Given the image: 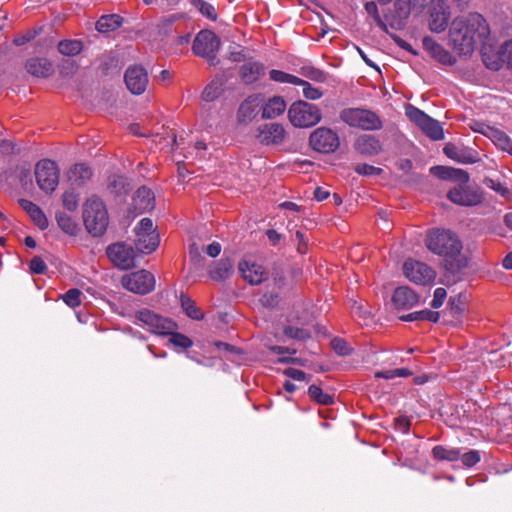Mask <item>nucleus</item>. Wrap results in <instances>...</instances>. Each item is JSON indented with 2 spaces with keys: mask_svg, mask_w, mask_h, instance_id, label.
<instances>
[{
  "mask_svg": "<svg viewBox=\"0 0 512 512\" xmlns=\"http://www.w3.org/2000/svg\"><path fill=\"white\" fill-rule=\"evenodd\" d=\"M25 67L29 74L42 78L49 77L54 71L52 63L47 58L41 57L28 59Z\"/></svg>",
  "mask_w": 512,
  "mask_h": 512,
  "instance_id": "nucleus-26",
  "label": "nucleus"
},
{
  "mask_svg": "<svg viewBox=\"0 0 512 512\" xmlns=\"http://www.w3.org/2000/svg\"><path fill=\"white\" fill-rule=\"evenodd\" d=\"M264 97L262 94H252L248 96L239 106L237 111V120L240 124L250 123L258 114L262 107Z\"/></svg>",
  "mask_w": 512,
  "mask_h": 512,
  "instance_id": "nucleus-17",
  "label": "nucleus"
},
{
  "mask_svg": "<svg viewBox=\"0 0 512 512\" xmlns=\"http://www.w3.org/2000/svg\"><path fill=\"white\" fill-rule=\"evenodd\" d=\"M221 46L220 38L211 30H201L195 37L192 44V51L195 55L207 59L210 65L218 63L217 53Z\"/></svg>",
  "mask_w": 512,
  "mask_h": 512,
  "instance_id": "nucleus-6",
  "label": "nucleus"
},
{
  "mask_svg": "<svg viewBox=\"0 0 512 512\" xmlns=\"http://www.w3.org/2000/svg\"><path fill=\"white\" fill-rule=\"evenodd\" d=\"M290 122L296 127H311L321 120V113L314 104L305 101L293 103L288 111Z\"/></svg>",
  "mask_w": 512,
  "mask_h": 512,
  "instance_id": "nucleus-7",
  "label": "nucleus"
},
{
  "mask_svg": "<svg viewBox=\"0 0 512 512\" xmlns=\"http://www.w3.org/2000/svg\"><path fill=\"white\" fill-rule=\"evenodd\" d=\"M269 76H270V79L275 82L290 83V84H294V85L302 83V79H300L292 74H289V73H286V72H283L280 70H276V69L271 70L269 72Z\"/></svg>",
  "mask_w": 512,
  "mask_h": 512,
  "instance_id": "nucleus-45",
  "label": "nucleus"
},
{
  "mask_svg": "<svg viewBox=\"0 0 512 512\" xmlns=\"http://www.w3.org/2000/svg\"><path fill=\"white\" fill-rule=\"evenodd\" d=\"M239 271L243 278L251 285H259L265 279V269L263 266L249 261H242L239 263Z\"/></svg>",
  "mask_w": 512,
  "mask_h": 512,
  "instance_id": "nucleus-23",
  "label": "nucleus"
},
{
  "mask_svg": "<svg viewBox=\"0 0 512 512\" xmlns=\"http://www.w3.org/2000/svg\"><path fill=\"white\" fill-rule=\"evenodd\" d=\"M35 177L39 188L45 192H53L59 182V169L54 161L41 160L35 167Z\"/></svg>",
  "mask_w": 512,
  "mask_h": 512,
  "instance_id": "nucleus-9",
  "label": "nucleus"
},
{
  "mask_svg": "<svg viewBox=\"0 0 512 512\" xmlns=\"http://www.w3.org/2000/svg\"><path fill=\"white\" fill-rule=\"evenodd\" d=\"M265 66L258 61H248L239 70V76L243 83L252 84L265 75Z\"/></svg>",
  "mask_w": 512,
  "mask_h": 512,
  "instance_id": "nucleus-25",
  "label": "nucleus"
},
{
  "mask_svg": "<svg viewBox=\"0 0 512 512\" xmlns=\"http://www.w3.org/2000/svg\"><path fill=\"white\" fill-rule=\"evenodd\" d=\"M453 167L447 166H433L430 168V173L441 180H450Z\"/></svg>",
  "mask_w": 512,
  "mask_h": 512,
  "instance_id": "nucleus-57",
  "label": "nucleus"
},
{
  "mask_svg": "<svg viewBox=\"0 0 512 512\" xmlns=\"http://www.w3.org/2000/svg\"><path fill=\"white\" fill-rule=\"evenodd\" d=\"M447 296V292L444 288L439 287L434 291L433 300L431 302V306L433 308H439L443 305L444 300Z\"/></svg>",
  "mask_w": 512,
  "mask_h": 512,
  "instance_id": "nucleus-64",
  "label": "nucleus"
},
{
  "mask_svg": "<svg viewBox=\"0 0 512 512\" xmlns=\"http://www.w3.org/2000/svg\"><path fill=\"white\" fill-rule=\"evenodd\" d=\"M299 85L303 86V95L309 100H317L322 96V92L318 88L313 87L309 82L303 79L302 83Z\"/></svg>",
  "mask_w": 512,
  "mask_h": 512,
  "instance_id": "nucleus-56",
  "label": "nucleus"
},
{
  "mask_svg": "<svg viewBox=\"0 0 512 512\" xmlns=\"http://www.w3.org/2000/svg\"><path fill=\"white\" fill-rule=\"evenodd\" d=\"M309 143L317 152L332 153L339 147L340 140L337 133L333 130L320 127L311 133Z\"/></svg>",
  "mask_w": 512,
  "mask_h": 512,
  "instance_id": "nucleus-12",
  "label": "nucleus"
},
{
  "mask_svg": "<svg viewBox=\"0 0 512 512\" xmlns=\"http://www.w3.org/2000/svg\"><path fill=\"white\" fill-rule=\"evenodd\" d=\"M135 233H156L150 218H143L134 229Z\"/></svg>",
  "mask_w": 512,
  "mask_h": 512,
  "instance_id": "nucleus-62",
  "label": "nucleus"
},
{
  "mask_svg": "<svg viewBox=\"0 0 512 512\" xmlns=\"http://www.w3.org/2000/svg\"><path fill=\"white\" fill-rule=\"evenodd\" d=\"M83 221L87 231L97 237L105 233L109 217L104 202L98 197L87 199L83 206Z\"/></svg>",
  "mask_w": 512,
  "mask_h": 512,
  "instance_id": "nucleus-3",
  "label": "nucleus"
},
{
  "mask_svg": "<svg viewBox=\"0 0 512 512\" xmlns=\"http://www.w3.org/2000/svg\"><path fill=\"white\" fill-rule=\"evenodd\" d=\"M259 301L263 307L274 308L278 304L279 295L273 292L264 293Z\"/></svg>",
  "mask_w": 512,
  "mask_h": 512,
  "instance_id": "nucleus-60",
  "label": "nucleus"
},
{
  "mask_svg": "<svg viewBox=\"0 0 512 512\" xmlns=\"http://www.w3.org/2000/svg\"><path fill=\"white\" fill-rule=\"evenodd\" d=\"M500 55L501 59L512 68V39L502 45Z\"/></svg>",
  "mask_w": 512,
  "mask_h": 512,
  "instance_id": "nucleus-61",
  "label": "nucleus"
},
{
  "mask_svg": "<svg viewBox=\"0 0 512 512\" xmlns=\"http://www.w3.org/2000/svg\"><path fill=\"white\" fill-rule=\"evenodd\" d=\"M136 319L147 326L151 332L159 335H168L177 328L174 321L164 318L148 309L138 311L136 313Z\"/></svg>",
  "mask_w": 512,
  "mask_h": 512,
  "instance_id": "nucleus-11",
  "label": "nucleus"
},
{
  "mask_svg": "<svg viewBox=\"0 0 512 512\" xmlns=\"http://www.w3.org/2000/svg\"><path fill=\"white\" fill-rule=\"evenodd\" d=\"M19 204L41 230H45L48 227L47 217L36 204L26 199H20Z\"/></svg>",
  "mask_w": 512,
  "mask_h": 512,
  "instance_id": "nucleus-29",
  "label": "nucleus"
},
{
  "mask_svg": "<svg viewBox=\"0 0 512 512\" xmlns=\"http://www.w3.org/2000/svg\"><path fill=\"white\" fill-rule=\"evenodd\" d=\"M394 425L396 430L402 432L403 434H408L411 426V422L406 416H399L395 418Z\"/></svg>",
  "mask_w": 512,
  "mask_h": 512,
  "instance_id": "nucleus-63",
  "label": "nucleus"
},
{
  "mask_svg": "<svg viewBox=\"0 0 512 512\" xmlns=\"http://www.w3.org/2000/svg\"><path fill=\"white\" fill-rule=\"evenodd\" d=\"M123 22V18L117 14L101 16L96 22V29L100 33H108L118 29Z\"/></svg>",
  "mask_w": 512,
  "mask_h": 512,
  "instance_id": "nucleus-33",
  "label": "nucleus"
},
{
  "mask_svg": "<svg viewBox=\"0 0 512 512\" xmlns=\"http://www.w3.org/2000/svg\"><path fill=\"white\" fill-rule=\"evenodd\" d=\"M121 283L127 290L145 295L150 293L155 287L154 275L147 270H139L128 275H124Z\"/></svg>",
  "mask_w": 512,
  "mask_h": 512,
  "instance_id": "nucleus-10",
  "label": "nucleus"
},
{
  "mask_svg": "<svg viewBox=\"0 0 512 512\" xmlns=\"http://www.w3.org/2000/svg\"><path fill=\"white\" fill-rule=\"evenodd\" d=\"M107 188L115 196L126 194L130 190L127 179L121 175L110 176Z\"/></svg>",
  "mask_w": 512,
  "mask_h": 512,
  "instance_id": "nucleus-38",
  "label": "nucleus"
},
{
  "mask_svg": "<svg viewBox=\"0 0 512 512\" xmlns=\"http://www.w3.org/2000/svg\"><path fill=\"white\" fill-rule=\"evenodd\" d=\"M55 218L59 228L66 234L75 236L78 233V224L66 213L62 211H57L55 214Z\"/></svg>",
  "mask_w": 512,
  "mask_h": 512,
  "instance_id": "nucleus-36",
  "label": "nucleus"
},
{
  "mask_svg": "<svg viewBox=\"0 0 512 512\" xmlns=\"http://www.w3.org/2000/svg\"><path fill=\"white\" fill-rule=\"evenodd\" d=\"M405 113L409 120L416 124L430 139L438 141L444 138V132L440 122L431 118L422 110L409 105Z\"/></svg>",
  "mask_w": 512,
  "mask_h": 512,
  "instance_id": "nucleus-8",
  "label": "nucleus"
},
{
  "mask_svg": "<svg viewBox=\"0 0 512 512\" xmlns=\"http://www.w3.org/2000/svg\"><path fill=\"white\" fill-rule=\"evenodd\" d=\"M284 127L278 123H267L259 126L256 138L265 145L278 144L283 141Z\"/></svg>",
  "mask_w": 512,
  "mask_h": 512,
  "instance_id": "nucleus-21",
  "label": "nucleus"
},
{
  "mask_svg": "<svg viewBox=\"0 0 512 512\" xmlns=\"http://www.w3.org/2000/svg\"><path fill=\"white\" fill-rule=\"evenodd\" d=\"M92 177V170L85 164H75L68 172V179L72 185L83 186Z\"/></svg>",
  "mask_w": 512,
  "mask_h": 512,
  "instance_id": "nucleus-31",
  "label": "nucleus"
},
{
  "mask_svg": "<svg viewBox=\"0 0 512 512\" xmlns=\"http://www.w3.org/2000/svg\"><path fill=\"white\" fill-rule=\"evenodd\" d=\"M233 270V261L229 258H222L214 262V267L209 270V275L215 281H224L232 275Z\"/></svg>",
  "mask_w": 512,
  "mask_h": 512,
  "instance_id": "nucleus-30",
  "label": "nucleus"
},
{
  "mask_svg": "<svg viewBox=\"0 0 512 512\" xmlns=\"http://www.w3.org/2000/svg\"><path fill=\"white\" fill-rule=\"evenodd\" d=\"M308 395L313 401L321 405L327 406L334 402L332 395L324 393L323 390L315 384L310 385L308 388Z\"/></svg>",
  "mask_w": 512,
  "mask_h": 512,
  "instance_id": "nucleus-43",
  "label": "nucleus"
},
{
  "mask_svg": "<svg viewBox=\"0 0 512 512\" xmlns=\"http://www.w3.org/2000/svg\"><path fill=\"white\" fill-rule=\"evenodd\" d=\"M354 171L362 176H379L383 173L381 168L366 163L357 164Z\"/></svg>",
  "mask_w": 512,
  "mask_h": 512,
  "instance_id": "nucleus-52",
  "label": "nucleus"
},
{
  "mask_svg": "<svg viewBox=\"0 0 512 512\" xmlns=\"http://www.w3.org/2000/svg\"><path fill=\"white\" fill-rule=\"evenodd\" d=\"M154 200L153 192L149 188L142 186L137 189L133 198L134 208L138 213L150 211L154 207Z\"/></svg>",
  "mask_w": 512,
  "mask_h": 512,
  "instance_id": "nucleus-27",
  "label": "nucleus"
},
{
  "mask_svg": "<svg viewBox=\"0 0 512 512\" xmlns=\"http://www.w3.org/2000/svg\"><path fill=\"white\" fill-rule=\"evenodd\" d=\"M30 270L35 274H45L47 272V265L41 257L35 256L30 261Z\"/></svg>",
  "mask_w": 512,
  "mask_h": 512,
  "instance_id": "nucleus-59",
  "label": "nucleus"
},
{
  "mask_svg": "<svg viewBox=\"0 0 512 512\" xmlns=\"http://www.w3.org/2000/svg\"><path fill=\"white\" fill-rule=\"evenodd\" d=\"M302 75L312 81L324 82L326 80V74L324 71L315 68L313 66H305L302 68Z\"/></svg>",
  "mask_w": 512,
  "mask_h": 512,
  "instance_id": "nucleus-49",
  "label": "nucleus"
},
{
  "mask_svg": "<svg viewBox=\"0 0 512 512\" xmlns=\"http://www.w3.org/2000/svg\"><path fill=\"white\" fill-rule=\"evenodd\" d=\"M125 84L128 90L135 94H142L148 84V74L142 66H130L127 68L124 75Z\"/></svg>",
  "mask_w": 512,
  "mask_h": 512,
  "instance_id": "nucleus-16",
  "label": "nucleus"
},
{
  "mask_svg": "<svg viewBox=\"0 0 512 512\" xmlns=\"http://www.w3.org/2000/svg\"><path fill=\"white\" fill-rule=\"evenodd\" d=\"M483 183H484L485 186H487L488 188L494 190L495 192H497L498 194H500L504 198H509L512 195V192L510 191V189L507 188L506 186H504L502 183H500L497 180H494L492 178L486 177L483 180Z\"/></svg>",
  "mask_w": 512,
  "mask_h": 512,
  "instance_id": "nucleus-46",
  "label": "nucleus"
},
{
  "mask_svg": "<svg viewBox=\"0 0 512 512\" xmlns=\"http://www.w3.org/2000/svg\"><path fill=\"white\" fill-rule=\"evenodd\" d=\"M365 10H366L367 14L370 15L373 18V20L376 23V25L382 31L386 32L387 31V26H386L385 22L380 17V14L378 12V8H377L376 3L373 2V1L366 2Z\"/></svg>",
  "mask_w": 512,
  "mask_h": 512,
  "instance_id": "nucleus-47",
  "label": "nucleus"
},
{
  "mask_svg": "<svg viewBox=\"0 0 512 512\" xmlns=\"http://www.w3.org/2000/svg\"><path fill=\"white\" fill-rule=\"evenodd\" d=\"M224 81L222 79L212 80L206 85L202 92V99L207 102L216 100L223 92Z\"/></svg>",
  "mask_w": 512,
  "mask_h": 512,
  "instance_id": "nucleus-40",
  "label": "nucleus"
},
{
  "mask_svg": "<svg viewBox=\"0 0 512 512\" xmlns=\"http://www.w3.org/2000/svg\"><path fill=\"white\" fill-rule=\"evenodd\" d=\"M286 109L285 101L279 97L274 96L271 98L268 103H266L262 107V118L264 119H272L276 116L282 114Z\"/></svg>",
  "mask_w": 512,
  "mask_h": 512,
  "instance_id": "nucleus-32",
  "label": "nucleus"
},
{
  "mask_svg": "<svg viewBox=\"0 0 512 512\" xmlns=\"http://www.w3.org/2000/svg\"><path fill=\"white\" fill-rule=\"evenodd\" d=\"M487 137L491 139L492 142L501 150L512 153V142L508 135L503 131L493 127L489 130Z\"/></svg>",
  "mask_w": 512,
  "mask_h": 512,
  "instance_id": "nucleus-35",
  "label": "nucleus"
},
{
  "mask_svg": "<svg viewBox=\"0 0 512 512\" xmlns=\"http://www.w3.org/2000/svg\"><path fill=\"white\" fill-rule=\"evenodd\" d=\"M404 275L416 284L426 285L435 279V272L427 264L416 261L406 260L403 265Z\"/></svg>",
  "mask_w": 512,
  "mask_h": 512,
  "instance_id": "nucleus-13",
  "label": "nucleus"
},
{
  "mask_svg": "<svg viewBox=\"0 0 512 512\" xmlns=\"http://www.w3.org/2000/svg\"><path fill=\"white\" fill-rule=\"evenodd\" d=\"M423 46L440 63L450 66L456 63V58L432 38L425 37L423 39Z\"/></svg>",
  "mask_w": 512,
  "mask_h": 512,
  "instance_id": "nucleus-24",
  "label": "nucleus"
},
{
  "mask_svg": "<svg viewBox=\"0 0 512 512\" xmlns=\"http://www.w3.org/2000/svg\"><path fill=\"white\" fill-rule=\"evenodd\" d=\"M392 302L398 310H408L419 303V296L408 286L395 289Z\"/></svg>",
  "mask_w": 512,
  "mask_h": 512,
  "instance_id": "nucleus-22",
  "label": "nucleus"
},
{
  "mask_svg": "<svg viewBox=\"0 0 512 512\" xmlns=\"http://www.w3.org/2000/svg\"><path fill=\"white\" fill-rule=\"evenodd\" d=\"M427 248L445 258V268L451 273H458L468 265L462 254V243L458 236L450 230L431 229L426 238Z\"/></svg>",
  "mask_w": 512,
  "mask_h": 512,
  "instance_id": "nucleus-2",
  "label": "nucleus"
},
{
  "mask_svg": "<svg viewBox=\"0 0 512 512\" xmlns=\"http://www.w3.org/2000/svg\"><path fill=\"white\" fill-rule=\"evenodd\" d=\"M489 35L486 20L478 13H471L465 19L456 18L449 30V39L460 55H470L477 42H483Z\"/></svg>",
  "mask_w": 512,
  "mask_h": 512,
  "instance_id": "nucleus-1",
  "label": "nucleus"
},
{
  "mask_svg": "<svg viewBox=\"0 0 512 512\" xmlns=\"http://www.w3.org/2000/svg\"><path fill=\"white\" fill-rule=\"evenodd\" d=\"M439 318H440L439 312L431 311L428 309L415 311V312H412V313H409V314L399 317V319L401 321H424V320H427V321H431L434 323L438 322Z\"/></svg>",
  "mask_w": 512,
  "mask_h": 512,
  "instance_id": "nucleus-37",
  "label": "nucleus"
},
{
  "mask_svg": "<svg viewBox=\"0 0 512 512\" xmlns=\"http://www.w3.org/2000/svg\"><path fill=\"white\" fill-rule=\"evenodd\" d=\"M448 199L460 206H475L483 201L482 194L469 186H456L449 190Z\"/></svg>",
  "mask_w": 512,
  "mask_h": 512,
  "instance_id": "nucleus-15",
  "label": "nucleus"
},
{
  "mask_svg": "<svg viewBox=\"0 0 512 512\" xmlns=\"http://www.w3.org/2000/svg\"><path fill=\"white\" fill-rule=\"evenodd\" d=\"M81 295L82 292L79 289L71 288L65 294L62 295V299L69 307L74 308L80 305Z\"/></svg>",
  "mask_w": 512,
  "mask_h": 512,
  "instance_id": "nucleus-50",
  "label": "nucleus"
},
{
  "mask_svg": "<svg viewBox=\"0 0 512 512\" xmlns=\"http://www.w3.org/2000/svg\"><path fill=\"white\" fill-rule=\"evenodd\" d=\"M339 117L350 127L364 131H378L383 128L381 117L369 109L345 108L340 112Z\"/></svg>",
  "mask_w": 512,
  "mask_h": 512,
  "instance_id": "nucleus-4",
  "label": "nucleus"
},
{
  "mask_svg": "<svg viewBox=\"0 0 512 512\" xmlns=\"http://www.w3.org/2000/svg\"><path fill=\"white\" fill-rule=\"evenodd\" d=\"M436 0H396L393 10L385 15V19L391 27L400 29L405 25L412 11L421 13L428 5L435 3Z\"/></svg>",
  "mask_w": 512,
  "mask_h": 512,
  "instance_id": "nucleus-5",
  "label": "nucleus"
},
{
  "mask_svg": "<svg viewBox=\"0 0 512 512\" xmlns=\"http://www.w3.org/2000/svg\"><path fill=\"white\" fill-rule=\"evenodd\" d=\"M469 174L462 169L453 168L451 173V181L457 182L458 186L466 185L469 182Z\"/></svg>",
  "mask_w": 512,
  "mask_h": 512,
  "instance_id": "nucleus-58",
  "label": "nucleus"
},
{
  "mask_svg": "<svg viewBox=\"0 0 512 512\" xmlns=\"http://www.w3.org/2000/svg\"><path fill=\"white\" fill-rule=\"evenodd\" d=\"M180 303L183 311L189 318L193 320H202L204 318V314L201 312L200 308L189 296L181 294Z\"/></svg>",
  "mask_w": 512,
  "mask_h": 512,
  "instance_id": "nucleus-39",
  "label": "nucleus"
},
{
  "mask_svg": "<svg viewBox=\"0 0 512 512\" xmlns=\"http://www.w3.org/2000/svg\"><path fill=\"white\" fill-rule=\"evenodd\" d=\"M465 308V300L461 295L450 297L448 302V310L445 312V315L449 313L455 321L459 322L465 311Z\"/></svg>",
  "mask_w": 512,
  "mask_h": 512,
  "instance_id": "nucleus-41",
  "label": "nucleus"
},
{
  "mask_svg": "<svg viewBox=\"0 0 512 512\" xmlns=\"http://www.w3.org/2000/svg\"><path fill=\"white\" fill-rule=\"evenodd\" d=\"M443 153L450 159L461 164H473L479 160L478 152L469 147L446 143Z\"/></svg>",
  "mask_w": 512,
  "mask_h": 512,
  "instance_id": "nucleus-19",
  "label": "nucleus"
},
{
  "mask_svg": "<svg viewBox=\"0 0 512 512\" xmlns=\"http://www.w3.org/2000/svg\"><path fill=\"white\" fill-rule=\"evenodd\" d=\"M450 11L444 0H436L430 12L429 27L435 33L443 32L449 23Z\"/></svg>",
  "mask_w": 512,
  "mask_h": 512,
  "instance_id": "nucleus-18",
  "label": "nucleus"
},
{
  "mask_svg": "<svg viewBox=\"0 0 512 512\" xmlns=\"http://www.w3.org/2000/svg\"><path fill=\"white\" fill-rule=\"evenodd\" d=\"M331 347L334 350V352L339 356H347L350 355L352 352V348L343 338H333L331 340Z\"/></svg>",
  "mask_w": 512,
  "mask_h": 512,
  "instance_id": "nucleus-48",
  "label": "nucleus"
},
{
  "mask_svg": "<svg viewBox=\"0 0 512 512\" xmlns=\"http://www.w3.org/2000/svg\"><path fill=\"white\" fill-rule=\"evenodd\" d=\"M283 332L285 336L297 340H304L310 337L307 330L293 326H286Z\"/></svg>",
  "mask_w": 512,
  "mask_h": 512,
  "instance_id": "nucleus-54",
  "label": "nucleus"
},
{
  "mask_svg": "<svg viewBox=\"0 0 512 512\" xmlns=\"http://www.w3.org/2000/svg\"><path fill=\"white\" fill-rule=\"evenodd\" d=\"M171 335L169 341L176 347H180L183 349L190 348L193 345V341L186 335L177 332L169 333Z\"/></svg>",
  "mask_w": 512,
  "mask_h": 512,
  "instance_id": "nucleus-51",
  "label": "nucleus"
},
{
  "mask_svg": "<svg viewBox=\"0 0 512 512\" xmlns=\"http://www.w3.org/2000/svg\"><path fill=\"white\" fill-rule=\"evenodd\" d=\"M460 459L465 467H473L480 459V452L478 450H470L464 454H461Z\"/></svg>",
  "mask_w": 512,
  "mask_h": 512,
  "instance_id": "nucleus-55",
  "label": "nucleus"
},
{
  "mask_svg": "<svg viewBox=\"0 0 512 512\" xmlns=\"http://www.w3.org/2000/svg\"><path fill=\"white\" fill-rule=\"evenodd\" d=\"M192 6H194L203 16L210 20L215 21L217 19V12L215 7L204 0H190Z\"/></svg>",
  "mask_w": 512,
  "mask_h": 512,
  "instance_id": "nucleus-44",
  "label": "nucleus"
},
{
  "mask_svg": "<svg viewBox=\"0 0 512 512\" xmlns=\"http://www.w3.org/2000/svg\"><path fill=\"white\" fill-rule=\"evenodd\" d=\"M63 206L69 211H75L78 207V196L73 190H68L62 195Z\"/></svg>",
  "mask_w": 512,
  "mask_h": 512,
  "instance_id": "nucleus-53",
  "label": "nucleus"
},
{
  "mask_svg": "<svg viewBox=\"0 0 512 512\" xmlns=\"http://www.w3.org/2000/svg\"><path fill=\"white\" fill-rule=\"evenodd\" d=\"M83 49L81 40H62L58 43V51L66 56L78 55Z\"/></svg>",
  "mask_w": 512,
  "mask_h": 512,
  "instance_id": "nucleus-42",
  "label": "nucleus"
},
{
  "mask_svg": "<svg viewBox=\"0 0 512 512\" xmlns=\"http://www.w3.org/2000/svg\"><path fill=\"white\" fill-rule=\"evenodd\" d=\"M353 148L365 157L376 156L383 150L382 143L378 137L372 134L359 135L353 143Z\"/></svg>",
  "mask_w": 512,
  "mask_h": 512,
  "instance_id": "nucleus-20",
  "label": "nucleus"
},
{
  "mask_svg": "<svg viewBox=\"0 0 512 512\" xmlns=\"http://www.w3.org/2000/svg\"><path fill=\"white\" fill-rule=\"evenodd\" d=\"M135 248L143 254H150L159 245L158 233H136Z\"/></svg>",
  "mask_w": 512,
  "mask_h": 512,
  "instance_id": "nucleus-28",
  "label": "nucleus"
},
{
  "mask_svg": "<svg viewBox=\"0 0 512 512\" xmlns=\"http://www.w3.org/2000/svg\"><path fill=\"white\" fill-rule=\"evenodd\" d=\"M432 455L436 460L454 462L460 459L461 450L437 445L432 449Z\"/></svg>",
  "mask_w": 512,
  "mask_h": 512,
  "instance_id": "nucleus-34",
  "label": "nucleus"
},
{
  "mask_svg": "<svg viewBox=\"0 0 512 512\" xmlns=\"http://www.w3.org/2000/svg\"><path fill=\"white\" fill-rule=\"evenodd\" d=\"M108 258L118 268L128 270L134 267V249L125 243H114L107 247Z\"/></svg>",
  "mask_w": 512,
  "mask_h": 512,
  "instance_id": "nucleus-14",
  "label": "nucleus"
}]
</instances>
